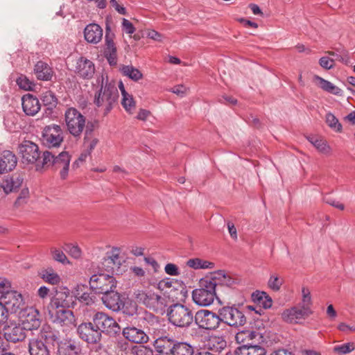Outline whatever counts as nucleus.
<instances>
[{"label":"nucleus","mask_w":355,"mask_h":355,"mask_svg":"<svg viewBox=\"0 0 355 355\" xmlns=\"http://www.w3.org/2000/svg\"><path fill=\"white\" fill-rule=\"evenodd\" d=\"M71 156L67 151H62L58 155L46 150L42 152V162L39 165L42 168H49L52 167L53 170H60V176L62 180H65L68 176Z\"/></svg>","instance_id":"f257e3e1"},{"label":"nucleus","mask_w":355,"mask_h":355,"mask_svg":"<svg viewBox=\"0 0 355 355\" xmlns=\"http://www.w3.org/2000/svg\"><path fill=\"white\" fill-rule=\"evenodd\" d=\"M168 322L173 326L180 328H188L195 324V315L187 306L175 303L168 308L166 313Z\"/></svg>","instance_id":"f03ea898"},{"label":"nucleus","mask_w":355,"mask_h":355,"mask_svg":"<svg viewBox=\"0 0 355 355\" xmlns=\"http://www.w3.org/2000/svg\"><path fill=\"white\" fill-rule=\"evenodd\" d=\"M134 297L139 303L152 309L155 313L164 315L166 311L168 300L150 290H136Z\"/></svg>","instance_id":"7ed1b4c3"},{"label":"nucleus","mask_w":355,"mask_h":355,"mask_svg":"<svg viewBox=\"0 0 355 355\" xmlns=\"http://www.w3.org/2000/svg\"><path fill=\"white\" fill-rule=\"evenodd\" d=\"M200 288H195L192 291V299L193 302L200 306H207L211 305L216 296V284L210 279L209 277L206 276L200 279L199 282Z\"/></svg>","instance_id":"20e7f679"},{"label":"nucleus","mask_w":355,"mask_h":355,"mask_svg":"<svg viewBox=\"0 0 355 355\" xmlns=\"http://www.w3.org/2000/svg\"><path fill=\"white\" fill-rule=\"evenodd\" d=\"M119 98V92L114 85L108 83L106 81L103 84V78L102 77V83L101 88L95 94L94 103L97 107H105V114H107L113 108Z\"/></svg>","instance_id":"39448f33"},{"label":"nucleus","mask_w":355,"mask_h":355,"mask_svg":"<svg viewBox=\"0 0 355 355\" xmlns=\"http://www.w3.org/2000/svg\"><path fill=\"white\" fill-rule=\"evenodd\" d=\"M92 324L94 327L103 334L110 336L116 338L121 335V327L117 322L108 314L98 311L96 312L92 318Z\"/></svg>","instance_id":"423d86ee"},{"label":"nucleus","mask_w":355,"mask_h":355,"mask_svg":"<svg viewBox=\"0 0 355 355\" xmlns=\"http://www.w3.org/2000/svg\"><path fill=\"white\" fill-rule=\"evenodd\" d=\"M85 116L76 108L71 107L64 112L67 130L76 139H80L85 127Z\"/></svg>","instance_id":"0eeeda50"},{"label":"nucleus","mask_w":355,"mask_h":355,"mask_svg":"<svg viewBox=\"0 0 355 355\" xmlns=\"http://www.w3.org/2000/svg\"><path fill=\"white\" fill-rule=\"evenodd\" d=\"M18 148L24 164H34L37 171H42L39 165L42 162V153L35 143L24 140L19 144Z\"/></svg>","instance_id":"6e6552de"},{"label":"nucleus","mask_w":355,"mask_h":355,"mask_svg":"<svg viewBox=\"0 0 355 355\" xmlns=\"http://www.w3.org/2000/svg\"><path fill=\"white\" fill-rule=\"evenodd\" d=\"M221 324L239 327L246 323V317L244 313L236 308L235 304L223 306L219 308Z\"/></svg>","instance_id":"1a4fd4ad"},{"label":"nucleus","mask_w":355,"mask_h":355,"mask_svg":"<svg viewBox=\"0 0 355 355\" xmlns=\"http://www.w3.org/2000/svg\"><path fill=\"white\" fill-rule=\"evenodd\" d=\"M195 324L199 329L216 330L221 324L219 309L217 313L207 309H201L195 313Z\"/></svg>","instance_id":"9d476101"},{"label":"nucleus","mask_w":355,"mask_h":355,"mask_svg":"<svg viewBox=\"0 0 355 355\" xmlns=\"http://www.w3.org/2000/svg\"><path fill=\"white\" fill-rule=\"evenodd\" d=\"M42 144L48 148H58L64 141L63 131L60 125L51 124L44 128L40 138Z\"/></svg>","instance_id":"9b49d317"},{"label":"nucleus","mask_w":355,"mask_h":355,"mask_svg":"<svg viewBox=\"0 0 355 355\" xmlns=\"http://www.w3.org/2000/svg\"><path fill=\"white\" fill-rule=\"evenodd\" d=\"M89 288L95 294H103L116 288V282L110 274L98 273L89 279Z\"/></svg>","instance_id":"f8f14e48"},{"label":"nucleus","mask_w":355,"mask_h":355,"mask_svg":"<svg viewBox=\"0 0 355 355\" xmlns=\"http://www.w3.org/2000/svg\"><path fill=\"white\" fill-rule=\"evenodd\" d=\"M78 337L89 345L101 344L103 336L101 331L92 324V320L87 322H82L76 329Z\"/></svg>","instance_id":"ddd939ff"},{"label":"nucleus","mask_w":355,"mask_h":355,"mask_svg":"<svg viewBox=\"0 0 355 355\" xmlns=\"http://www.w3.org/2000/svg\"><path fill=\"white\" fill-rule=\"evenodd\" d=\"M0 300L10 313L21 312L25 309V302L22 295L17 291L10 290L3 295H0Z\"/></svg>","instance_id":"4468645a"},{"label":"nucleus","mask_w":355,"mask_h":355,"mask_svg":"<svg viewBox=\"0 0 355 355\" xmlns=\"http://www.w3.org/2000/svg\"><path fill=\"white\" fill-rule=\"evenodd\" d=\"M74 304L70 290L64 286L59 287L55 291V295L51 298L47 309L70 308L73 307Z\"/></svg>","instance_id":"2eb2a0df"},{"label":"nucleus","mask_w":355,"mask_h":355,"mask_svg":"<svg viewBox=\"0 0 355 355\" xmlns=\"http://www.w3.org/2000/svg\"><path fill=\"white\" fill-rule=\"evenodd\" d=\"M69 308H53L47 309L49 319L52 322L61 326H76V317Z\"/></svg>","instance_id":"dca6fc26"},{"label":"nucleus","mask_w":355,"mask_h":355,"mask_svg":"<svg viewBox=\"0 0 355 355\" xmlns=\"http://www.w3.org/2000/svg\"><path fill=\"white\" fill-rule=\"evenodd\" d=\"M134 319L137 326L148 334L155 333L156 327L159 326L158 318L143 308H140L139 312Z\"/></svg>","instance_id":"f3484780"},{"label":"nucleus","mask_w":355,"mask_h":355,"mask_svg":"<svg viewBox=\"0 0 355 355\" xmlns=\"http://www.w3.org/2000/svg\"><path fill=\"white\" fill-rule=\"evenodd\" d=\"M263 336L261 333L254 330H243L235 336V340L239 345L234 351V355H239L241 350L257 343Z\"/></svg>","instance_id":"a211bd4d"},{"label":"nucleus","mask_w":355,"mask_h":355,"mask_svg":"<svg viewBox=\"0 0 355 355\" xmlns=\"http://www.w3.org/2000/svg\"><path fill=\"white\" fill-rule=\"evenodd\" d=\"M26 331L22 324L13 322H6L2 329L4 338L13 343L24 340L26 336Z\"/></svg>","instance_id":"6ab92c4d"},{"label":"nucleus","mask_w":355,"mask_h":355,"mask_svg":"<svg viewBox=\"0 0 355 355\" xmlns=\"http://www.w3.org/2000/svg\"><path fill=\"white\" fill-rule=\"evenodd\" d=\"M120 249L114 247L110 251L106 252L101 261V268L109 274L113 275L115 269L119 268L121 265L119 257Z\"/></svg>","instance_id":"aec40b11"},{"label":"nucleus","mask_w":355,"mask_h":355,"mask_svg":"<svg viewBox=\"0 0 355 355\" xmlns=\"http://www.w3.org/2000/svg\"><path fill=\"white\" fill-rule=\"evenodd\" d=\"M37 338L44 343L45 345H47L49 349L55 345H57L58 347L60 343L63 342V340H61L59 331L52 328L49 325H44L42 327Z\"/></svg>","instance_id":"412c9836"},{"label":"nucleus","mask_w":355,"mask_h":355,"mask_svg":"<svg viewBox=\"0 0 355 355\" xmlns=\"http://www.w3.org/2000/svg\"><path fill=\"white\" fill-rule=\"evenodd\" d=\"M311 309H302L300 306H293L282 313V320L288 323L297 324L300 320L305 319L312 314Z\"/></svg>","instance_id":"4be33fe9"},{"label":"nucleus","mask_w":355,"mask_h":355,"mask_svg":"<svg viewBox=\"0 0 355 355\" xmlns=\"http://www.w3.org/2000/svg\"><path fill=\"white\" fill-rule=\"evenodd\" d=\"M121 334L128 341L137 344H144L149 340L148 333L144 329L134 326H128L123 329H121Z\"/></svg>","instance_id":"5701e85b"},{"label":"nucleus","mask_w":355,"mask_h":355,"mask_svg":"<svg viewBox=\"0 0 355 355\" xmlns=\"http://www.w3.org/2000/svg\"><path fill=\"white\" fill-rule=\"evenodd\" d=\"M209 278L212 282L216 283V288H222L223 286L234 288L235 286L239 283L238 278L230 276L223 270H218L212 272Z\"/></svg>","instance_id":"b1692460"},{"label":"nucleus","mask_w":355,"mask_h":355,"mask_svg":"<svg viewBox=\"0 0 355 355\" xmlns=\"http://www.w3.org/2000/svg\"><path fill=\"white\" fill-rule=\"evenodd\" d=\"M75 72L83 79H92L95 73L94 64L87 58L80 57L76 61Z\"/></svg>","instance_id":"393cba45"},{"label":"nucleus","mask_w":355,"mask_h":355,"mask_svg":"<svg viewBox=\"0 0 355 355\" xmlns=\"http://www.w3.org/2000/svg\"><path fill=\"white\" fill-rule=\"evenodd\" d=\"M21 105L23 112L27 116H35L41 107L38 98L31 94L22 96Z\"/></svg>","instance_id":"a878e982"},{"label":"nucleus","mask_w":355,"mask_h":355,"mask_svg":"<svg viewBox=\"0 0 355 355\" xmlns=\"http://www.w3.org/2000/svg\"><path fill=\"white\" fill-rule=\"evenodd\" d=\"M176 340L168 336H160L153 342V346L156 350V353L164 355L171 354L173 349V345L176 343Z\"/></svg>","instance_id":"bb28decb"},{"label":"nucleus","mask_w":355,"mask_h":355,"mask_svg":"<svg viewBox=\"0 0 355 355\" xmlns=\"http://www.w3.org/2000/svg\"><path fill=\"white\" fill-rule=\"evenodd\" d=\"M101 300L103 304L107 309L114 312L120 311L121 304L123 300L121 298V295L115 289H111L108 292L103 293Z\"/></svg>","instance_id":"cd10ccee"},{"label":"nucleus","mask_w":355,"mask_h":355,"mask_svg":"<svg viewBox=\"0 0 355 355\" xmlns=\"http://www.w3.org/2000/svg\"><path fill=\"white\" fill-rule=\"evenodd\" d=\"M17 158L10 150H3L0 153V174L12 171L17 166Z\"/></svg>","instance_id":"c85d7f7f"},{"label":"nucleus","mask_w":355,"mask_h":355,"mask_svg":"<svg viewBox=\"0 0 355 355\" xmlns=\"http://www.w3.org/2000/svg\"><path fill=\"white\" fill-rule=\"evenodd\" d=\"M24 182V178L19 175H12L6 177L1 183V187L6 193L18 191Z\"/></svg>","instance_id":"c756f323"},{"label":"nucleus","mask_w":355,"mask_h":355,"mask_svg":"<svg viewBox=\"0 0 355 355\" xmlns=\"http://www.w3.org/2000/svg\"><path fill=\"white\" fill-rule=\"evenodd\" d=\"M56 354L57 355H81V345L75 340H64L57 347Z\"/></svg>","instance_id":"7c9ffc66"},{"label":"nucleus","mask_w":355,"mask_h":355,"mask_svg":"<svg viewBox=\"0 0 355 355\" xmlns=\"http://www.w3.org/2000/svg\"><path fill=\"white\" fill-rule=\"evenodd\" d=\"M84 37L88 43L98 44L102 39L103 29L97 24H89L84 29Z\"/></svg>","instance_id":"2f4dec72"},{"label":"nucleus","mask_w":355,"mask_h":355,"mask_svg":"<svg viewBox=\"0 0 355 355\" xmlns=\"http://www.w3.org/2000/svg\"><path fill=\"white\" fill-rule=\"evenodd\" d=\"M34 74L38 80H51L53 74L52 68L43 61H38L34 67Z\"/></svg>","instance_id":"473e14b6"},{"label":"nucleus","mask_w":355,"mask_h":355,"mask_svg":"<svg viewBox=\"0 0 355 355\" xmlns=\"http://www.w3.org/2000/svg\"><path fill=\"white\" fill-rule=\"evenodd\" d=\"M87 290L88 288L85 285H77L73 294L75 297L78 300L79 302L86 305H89L94 303L95 296L91 293H88Z\"/></svg>","instance_id":"72a5a7b5"},{"label":"nucleus","mask_w":355,"mask_h":355,"mask_svg":"<svg viewBox=\"0 0 355 355\" xmlns=\"http://www.w3.org/2000/svg\"><path fill=\"white\" fill-rule=\"evenodd\" d=\"M41 324L39 311L31 309L26 318L23 320L22 326L27 330L37 329Z\"/></svg>","instance_id":"f704fd0d"},{"label":"nucleus","mask_w":355,"mask_h":355,"mask_svg":"<svg viewBox=\"0 0 355 355\" xmlns=\"http://www.w3.org/2000/svg\"><path fill=\"white\" fill-rule=\"evenodd\" d=\"M28 350L30 355H50L49 347L38 338H34L29 341Z\"/></svg>","instance_id":"c9c22d12"},{"label":"nucleus","mask_w":355,"mask_h":355,"mask_svg":"<svg viewBox=\"0 0 355 355\" xmlns=\"http://www.w3.org/2000/svg\"><path fill=\"white\" fill-rule=\"evenodd\" d=\"M140 308L136 302L130 299L123 300L121 304L120 311L128 317H136Z\"/></svg>","instance_id":"e433bc0d"},{"label":"nucleus","mask_w":355,"mask_h":355,"mask_svg":"<svg viewBox=\"0 0 355 355\" xmlns=\"http://www.w3.org/2000/svg\"><path fill=\"white\" fill-rule=\"evenodd\" d=\"M38 275L44 282L51 285H57L61 280L59 275L52 268L41 270L38 272Z\"/></svg>","instance_id":"4c0bfd02"},{"label":"nucleus","mask_w":355,"mask_h":355,"mask_svg":"<svg viewBox=\"0 0 355 355\" xmlns=\"http://www.w3.org/2000/svg\"><path fill=\"white\" fill-rule=\"evenodd\" d=\"M207 349L210 352L220 354L227 347V342L223 336L212 337L207 343Z\"/></svg>","instance_id":"58836bf2"},{"label":"nucleus","mask_w":355,"mask_h":355,"mask_svg":"<svg viewBox=\"0 0 355 355\" xmlns=\"http://www.w3.org/2000/svg\"><path fill=\"white\" fill-rule=\"evenodd\" d=\"M194 347L187 342L176 341L171 355H194Z\"/></svg>","instance_id":"ea45409f"},{"label":"nucleus","mask_w":355,"mask_h":355,"mask_svg":"<svg viewBox=\"0 0 355 355\" xmlns=\"http://www.w3.org/2000/svg\"><path fill=\"white\" fill-rule=\"evenodd\" d=\"M42 101L43 105L49 110H53L56 107L58 101L55 94L51 91H46L42 94Z\"/></svg>","instance_id":"a19ab883"},{"label":"nucleus","mask_w":355,"mask_h":355,"mask_svg":"<svg viewBox=\"0 0 355 355\" xmlns=\"http://www.w3.org/2000/svg\"><path fill=\"white\" fill-rule=\"evenodd\" d=\"M121 72L134 81H137L143 77L141 72L132 65H123L121 69Z\"/></svg>","instance_id":"79ce46f5"},{"label":"nucleus","mask_w":355,"mask_h":355,"mask_svg":"<svg viewBox=\"0 0 355 355\" xmlns=\"http://www.w3.org/2000/svg\"><path fill=\"white\" fill-rule=\"evenodd\" d=\"M187 266L193 269L213 268L214 263L208 261H203L198 258L190 259L187 261Z\"/></svg>","instance_id":"37998d69"},{"label":"nucleus","mask_w":355,"mask_h":355,"mask_svg":"<svg viewBox=\"0 0 355 355\" xmlns=\"http://www.w3.org/2000/svg\"><path fill=\"white\" fill-rule=\"evenodd\" d=\"M109 28H107L105 36V47L103 50V54L110 53H116V47L113 40V34H110L107 31Z\"/></svg>","instance_id":"c03bdc74"},{"label":"nucleus","mask_w":355,"mask_h":355,"mask_svg":"<svg viewBox=\"0 0 355 355\" xmlns=\"http://www.w3.org/2000/svg\"><path fill=\"white\" fill-rule=\"evenodd\" d=\"M302 300L299 304V306L302 309H311V306L312 305V300L311 292L309 288L306 287H303L302 288Z\"/></svg>","instance_id":"a18cd8bd"},{"label":"nucleus","mask_w":355,"mask_h":355,"mask_svg":"<svg viewBox=\"0 0 355 355\" xmlns=\"http://www.w3.org/2000/svg\"><path fill=\"white\" fill-rule=\"evenodd\" d=\"M16 83L19 88L26 91H31L35 87V84L32 81L22 75L17 78Z\"/></svg>","instance_id":"49530a36"},{"label":"nucleus","mask_w":355,"mask_h":355,"mask_svg":"<svg viewBox=\"0 0 355 355\" xmlns=\"http://www.w3.org/2000/svg\"><path fill=\"white\" fill-rule=\"evenodd\" d=\"M355 349V345L354 343H346L340 345H336L334 347V352L340 354L344 355L348 354Z\"/></svg>","instance_id":"de8ad7c7"},{"label":"nucleus","mask_w":355,"mask_h":355,"mask_svg":"<svg viewBox=\"0 0 355 355\" xmlns=\"http://www.w3.org/2000/svg\"><path fill=\"white\" fill-rule=\"evenodd\" d=\"M326 122L328 125L338 132H341L342 125L338 119L331 113H327L326 115Z\"/></svg>","instance_id":"09e8293b"},{"label":"nucleus","mask_w":355,"mask_h":355,"mask_svg":"<svg viewBox=\"0 0 355 355\" xmlns=\"http://www.w3.org/2000/svg\"><path fill=\"white\" fill-rule=\"evenodd\" d=\"M307 139L320 152L327 153L328 151L329 147L324 141L315 137H309Z\"/></svg>","instance_id":"8fccbe9b"},{"label":"nucleus","mask_w":355,"mask_h":355,"mask_svg":"<svg viewBox=\"0 0 355 355\" xmlns=\"http://www.w3.org/2000/svg\"><path fill=\"white\" fill-rule=\"evenodd\" d=\"M329 54L330 55L334 56L336 60H338L346 65L350 64V58L349 56V53L346 50L342 49L340 51V53H337L334 51H330L329 52Z\"/></svg>","instance_id":"3c124183"},{"label":"nucleus","mask_w":355,"mask_h":355,"mask_svg":"<svg viewBox=\"0 0 355 355\" xmlns=\"http://www.w3.org/2000/svg\"><path fill=\"white\" fill-rule=\"evenodd\" d=\"M123 98L121 101V104L123 108L128 112H130L135 107V102L131 95L128 93L123 94Z\"/></svg>","instance_id":"603ef678"},{"label":"nucleus","mask_w":355,"mask_h":355,"mask_svg":"<svg viewBox=\"0 0 355 355\" xmlns=\"http://www.w3.org/2000/svg\"><path fill=\"white\" fill-rule=\"evenodd\" d=\"M98 139L95 136H90L88 139H86V136H84L83 145L85 147V150L91 154L92 150L98 144Z\"/></svg>","instance_id":"864d4df0"},{"label":"nucleus","mask_w":355,"mask_h":355,"mask_svg":"<svg viewBox=\"0 0 355 355\" xmlns=\"http://www.w3.org/2000/svg\"><path fill=\"white\" fill-rule=\"evenodd\" d=\"M29 197V191L28 188H24L21 189L20 193L16 198L14 206L15 207H19L21 206L22 205L25 204L26 202V200Z\"/></svg>","instance_id":"5fc2aeb1"},{"label":"nucleus","mask_w":355,"mask_h":355,"mask_svg":"<svg viewBox=\"0 0 355 355\" xmlns=\"http://www.w3.org/2000/svg\"><path fill=\"white\" fill-rule=\"evenodd\" d=\"M282 284L283 281L274 275H270L268 282V286L274 291H278Z\"/></svg>","instance_id":"6e6d98bb"},{"label":"nucleus","mask_w":355,"mask_h":355,"mask_svg":"<svg viewBox=\"0 0 355 355\" xmlns=\"http://www.w3.org/2000/svg\"><path fill=\"white\" fill-rule=\"evenodd\" d=\"M51 254L53 255V258L58 262L62 263L63 264L69 263V261L64 254V253L60 250L53 249L51 250Z\"/></svg>","instance_id":"4d7b16f0"},{"label":"nucleus","mask_w":355,"mask_h":355,"mask_svg":"<svg viewBox=\"0 0 355 355\" xmlns=\"http://www.w3.org/2000/svg\"><path fill=\"white\" fill-rule=\"evenodd\" d=\"M65 250L74 259H78L81 257V250L78 245L67 244Z\"/></svg>","instance_id":"13d9d810"},{"label":"nucleus","mask_w":355,"mask_h":355,"mask_svg":"<svg viewBox=\"0 0 355 355\" xmlns=\"http://www.w3.org/2000/svg\"><path fill=\"white\" fill-rule=\"evenodd\" d=\"M97 127V121H87V123L85 122L84 136H86V139H88L90 136H94V131Z\"/></svg>","instance_id":"bf43d9fd"},{"label":"nucleus","mask_w":355,"mask_h":355,"mask_svg":"<svg viewBox=\"0 0 355 355\" xmlns=\"http://www.w3.org/2000/svg\"><path fill=\"white\" fill-rule=\"evenodd\" d=\"M314 79L315 80H318L320 83V87L323 89L325 92H329L330 89H331V87L333 86V83L329 82V80H327L324 79L322 77H320L319 76L315 75L314 76Z\"/></svg>","instance_id":"052dcab7"},{"label":"nucleus","mask_w":355,"mask_h":355,"mask_svg":"<svg viewBox=\"0 0 355 355\" xmlns=\"http://www.w3.org/2000/svg\"><path fill=\"white\" fill-rule=\"evenodd\" d=\"M334 59H331L328 57H322L319 60V64L325 69H331L334 67Z\"/></svg>","instance_id":"680f3d73"},{"label":"nucleus","mask_w":355,"mask_h":355,"mask_svg":"<svg viewBox=\"0 0 355 355\" xmlns=\"http://www.w3.org/2000/svg\"><path fill=\"white\" fill-rule=\"evenodd\" d=\"M164 270L169 275L176 276L180 275V270L174 263H167L165 266Z\"/></svg>","instance_id":"e2e57ef3"},{"label":"nucleus","mask_w":355,"mask_h":355,"mask_svg":"<svg viewBox=\"0 0 355 355\" xmlns=\"http://www.w3.org/2000/svg\"><path fill=\"white\" fill-rule=\"evenodd\" d=\"M122 28L128 34H132L135 31V28L133 24L125 18H123L122 20Z\"/></svg>","instance_id":"0e129e2a"},{"label":"nucleus","mask_w":355,"mask_h":355,"mask_svg":"<svg viewBox=\"0 0 355 355\" xmlns=\"http://www.w3.org/2000/svg\"><path fill=\"white\" fill-rule=\"evenodd\" d=\"M156 351L155 352L152 348L141 345L136 351V355H155Z\"/></svg>","instance_id":"69168bd1"},{"label":"nucleus","mask_w":355,"mask_h":355,"mask_svg":"<svg viewBox=\"0 0 355 355\" xmlns=\"http://www.w3.org/2000/svg\"><path fill=\"white\" fill-rule=\"evenodd\" d=\"M265 295L266 292L264 291H256L252 293L251 298L254 303L261 304L263 298L265 297Z\"/></svg>","instance_id":"338daca9"},{"label":"nucleus","mask_w":355,"mask_h":355,"mask_svg":"<svg viewBox=\"0 0 355 355\" xmlns=\"http://www.w3.org/2000/svg\"><path fill=\"white\" fill-rule=\"evenodd\" d=\"M324 202L334 207H336L340 210H343L345 209V206L343 203L340 202L339 201L336 200V199L331 198H325Z\"/></svg>","instance_id":"774afa93"}]
</instances>
